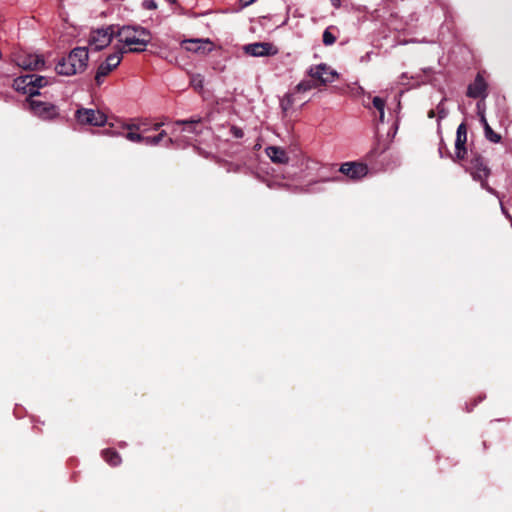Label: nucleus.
Returning a JSON list of instances; mask_svg holds the SVG:
<instances>
[{
  "mask_svg": "<svg viewBox=\"0 0 512 512\" xmlns=\"http://www.w3.org/2000/svg\"><path fill=\"white\" fill-rule=\"evenodd\" d=\"M50 80L45 76L40 75H25L15 80V87L17 90H23L29 98L39 95V89L47 86Z\"/></svg>",
  "mask_w": 512,
  "mask_h": 512,
  "instance_id": "4",
  "label": "nucleus"
},
{
  "mask_svg": "<svg viewBox=\"0 0 512 512\" xmlns=\"http://www.w3.org/2000/svg\"><path fill=\"white\" fill-rule=\"evenodd\" d=\"M434 116H435V111H434V110H430V111L428 112V117H429V118H433Z\"/></svg>",
  "mask_w": 512,
  "mask_h": 512,
  "instance_id": "34",
  "label": "nucleus"
},
{
  "mask_svg": "<svg viewBox=\"0 0 512 512\" xmlns=\"http://www.w3.org/2000/svg\"><path fill=\"white\" fill-rule=\"evenodd\" d=\"M255 0H246L245 1V6H248L250 5L251 3H253Z\"/></svg>",
  "mask_w": 512,
  "mask_h": 512,
  "instance_id": "37",
  "label": "nucleus"
},
{
  "mask_svg": "<svg viewBox=\"0 0 512 512\" xmlns=\"http://www.w3.org/2000/svg\"><path fill=\"white\" fill-rule=\"evenodd\" d=\"M167 2H174L175 0H166Z\"/></svg>",
  "mask_w": 512,
  "mask_h": 512,
  "instance_id": "39",
  "label": "nucleus"
},
{
  "mask_svg": "<svg viewBox=\"0 0 512 512\" xmlns=\"http://www.w3.org/2000/svg\"><path fill=\"white\" fill-rule=\"evenodd\" d=\"M166 136V131L162 130L158 135L156 136H147L144 139V144L147 146H157L160 141Z\"/></svg>",
  "mask_w": 512,
  "mask_h": 512,
  "instance_id": "20",
  "label": "nucleus"
},
{
  "mask_svg": "<svg viewBox=\"0 0 512 512\" xmlns=\"http://www.w3.org/2000/svg\"><path fill=\"white\" fill-rule=\"evenodd\" d=\"M114 70L112 66H110L109 63L106 61L102 62L95 75V82L98 86H100L103 83L104 78L112 71Z\"/></svg>",
  "mask_w": 512,
  "mask_h": 512,
  "instance_id": "17",
  "label": "nucleus"
},
{
  "mask_svg": "<svg viewBox=\"0 0 512 512\" xmlns=\"http://www.w3.org/2000/svg\"><path fill=\"white\" fill-rule=\"evenodd\" d=\"M163 125H164V123H163V122L155 123V124L153 125V127H152V130L157 131V130H159Z\"/></svg>",
  "mask_w": 512,
  "mask_h": 512,
  "instance_id": "30",
  "label": "nucleus"
},
{
  "mask_svg": "<svg viewBox=\"0 0 512 512\" xmlns=\"http://www.w3.org/2000/svg\"><path fill=\"white\" fill-rule=\"evenodd\" d=\"M87 62L88 50L85 47H76L57 63L55 70L59 75L72 76L84 71Z\"/></svg>",
  "mask_w": 512,
  "mask_h": 512,
  "instance_id": "2",
  "label": "nucleus"
},
{
  "mask_svg": "<svg viewBox=\"0 0 512 512\" xmlns=\"http://www.w3.org/2000/svg\"><path fill=\"white\" fill-rule=\"evenodd\" d=\"M373 106L379 111H384L385 109V100L380 97H374L372 100Z\"/></svg>",
  "mask_w": 512,
  "mask_h": 512,
  "instance_id": "27",
  "label": "nucleus"
},
{
  "mask_svg": "<svg viewBox=\"0 0 512 512\" xmlns=\"http://www.w3.org/2000/svg\"><path fill=\"white\" fill-rule=\"evenodd\" d=\"M339 171L352 180H359L367 175L368 167L363 163L346 162L340 166Z\"/></svg>",
  "mask_w": 512,
  "mask_h": 512,
  "instance_id": "12",
  "label": "nucleus"
},
{
  "mask_svg": "<svg viewBox=\"0 0 512 512\" xmlns=\"http://www.w3.org/2000/svg\"><path fill=\"white\" fill-rule=\"evenodd\" d=\"M242 1L245 3L246 0H242Z\"/></svg>",
  "mask_w": 512,
  "mask_h": 512,
  "instance_id": "40",
  "label": "nucleus"
},
{
  "mask_svg": "<svg viewBox=\"0 0 512 512\" xmlns=\"http://www.w3.org/2000/svg\"><path fill=\"white\" fill-rule=\"evenodd\" d=\"M122 51H117L115 53H112L110 54L107 58H106V62L110 64V66L113 67V69L117 68L119 66V64L121 63V59H122Z\"/></svg>",
  "mask_w": 512,
  "mask_h": 512,
  "instance_id": "21",
  "label": "nucleus"
},
{
  "mask_svg": "<svg viewBox=\"0 0 512 512\" xmlns=\"http://www.w3.org/2000/svg\"><path fill=\"white\" fill-rule=\"evenodd\" d=\"M181 45L186 51L198 54H206L213 50V43L209 39H186Z\"/></svg>",
  "mask_w": 512,
  "mask_h": 512,
  "instance_id": "11",
  "label": "nucleus"
},
{
  "mask_svg": "<svg viewBox=\"0 0 512 512\" xmlns=\"http://www.w3.org/2000/svg\"><path fill=\"white\" fill-rule=\"evenodd\" d=\"M28 101L32 113L43 120H52L59 115L57 106L52 103L36 100L34 98H29Z\"/></svg>",
  "mask_w": 512,
  "mask_h": 512,
  "instance_id": "6",
  "label": "nucleus"
},
{
  "mask_svg": "<svg viewBox=\"0 0 512 512\" xmlns=\"http://www.w3.org/2000/svg\"><path fill=\"white\" fill-rule=\"evenodd\" d=\"M308 75L322 85L332 83L338 76V73L331 69L328 65L322 63L319 65L311 66L308 70Z\"/></svg>",
  "mask_w": 512,
  "mask_h": 512,
  "instance_id": "8",
  "label": "nucleus"
},
{
  "mask_svg": "<svg viewBox=\"0 0 512 512\" xmlns=\"http://www.w3.org/2000/svg\"><path fill=\"white\" fill-rule=\"evenodd\" d=\"M477 109H478V114L480 116V122H481V124L483 126V129L485 130L486 129V125H489V124H488L487 119L485 117L484 110L482 109L481 102L477 103Z\"/></svg>",
  "mask_w": 512,
  "mask_h": 512,
  "instance_id": "28",
  "label": "nucleus"
},
{
  "mask_svg": "<svg viewBox=\"0 0 512 512\" xmlns=\"http://www.w3.org/2000/svg\"><path fill=\"white\" fill-rule=\"evenodd\" d=\"M332 2V5L336 8H338L340 6V0H331Z\"/></svg>",
  "mask_w": 512,
  "mask_h": 512,
  "instance_id": "32",
  "label": "nucleus"
},
{
  "mask_svg": "<svg viewBox=\"0 0 512 512\" xmlns=\"http://www.w3.org/2000/svg\"><path fill=\"white\" fill-rule=\"evenodd\" d=\"M484 135L487 140L492 143H499L501 141V135L494 132L490 125H486V129L484 130Z\"/></svg>",
  "mask_w": 512,
  "mask_h": 512,
  "instance_id": "23",
  "label": "nucleus"
},
{
  "mask_svg": "<svg viewBox=\"0 0 512 512\" xmlns=\"http://www.w3.org/2000/svg\"><path fill=\"white\" fill-rule=\"evenodd\" d=\"M316 87H317V83L315 82L314 79H308V80L304 79V80L300 81L297 84V86L295 87V92L286 95L288 104L292 105L294 103L296 93H304V92L310 91Z\"/></svg>",
  "mask_w": 512,
  "mask_h": 512,
  "instance_id": "16",
  "label": "nucleus"
},
{
  "mask_svg": "<svg viewBox=\"0 0 512 512\" xmlns=\"http://www.w3.org/2000/svg\"><path fill=\"white\" fill-rule=\"evenodd\" d=\"M173 144V139L172 138H169L166 142V146L169 147L170 145Z\"/></svg>",
  "mask_w": 512,
  "mask_h": 512,
  "instance_id": "36",
  "label": "nucleus"
},
{
  "mask_svg": "<svg viewBox=\"0 0 512 512\" xmlns=\"http://www.w3.org/2000/svg\"><path fill=\"white\" fill-rule=\"evenodd\" d=\"M467 141V129L464 123L457 127L455 140V159L463 160L467 153L465 143Z\"/></svg>",
  "mask_w": 512,
  "mask_h": 512,
  "instance_id": "13",
  "label": "nucleus"
},
{
  "mask_svg": "<svg viewBox=\"0 0 512 512\" xmlns=\"http://www.w3.org/2000/svg\"><path fill=\"white\" fill-rule=\"evenodd\" d=\"M15 62L25 70H42L45 66V60L41 55L26 52L18 54Z\"/></svg>",
  "mask_w": 512,
  "mask_h": 512,
  "instance_id": "9",
  "label": "nucleus"
},
{
  "mask_svg": "<svg viewBox=\"0 0 512 512\" xmlns=\"http://www.w3.org/2000/svg\"><path fill=\"white\" fill-rule=\"evenodd\" d=\"M143 6L146 8V9H149V10H153V9H156L157 5H156V2L154 0H145L143 2Z\"/></svg>",
  "mask_w": 512,
  "mask_h": 512,
  "instance_id": "29",
  "label": "nucleus"
},
{
  "mask_svg": "<svg viewBox=\"0 0 512 512\" xmlns=\"http://www.w3.org/2000/svg\"><path fill=\"white\" fill-rule=\"evenodd\" d=\"M119 41L129 47L131 52H142L151 40L150 32L140 26H123L116 29Z\"/></svg>",
  "mask_w": 512,
  "mask_h": 512,
  "instance_id": "1",
  "label": "nucleus"
},
{
  "mask_svg": "<svg viewBox=\"0 0 512 512\" xmlns=\"http://www.w3.org/2000/svg\"><path fill=\"white\" fill-rule=\"evenodd\" d=\"M200 123V119H190V120H177L175 122L176 125H184L183 131L188 133L198 134L200 131L197 130V125Z\"/></svg>",
  "mask_w": 512,
  "mask_h": 512,
  "instance_id": "18",
  "label": "nucleus"
},
{
  "mask_svg": "<svg viewBox=\"0 0 512 512\" xmlns=\"http://www.w3.org/2000/svg\"><path fill=\"white\" fill-rule=\"evenodd\" d=\"M439 153H440L441 157H443L441 148L439 149Z\"/></svg>",
  "mask_w": 512,
  "mask_h": 512,
  "instance_id": "38",
  "label": "nucleus"
},
{
  "mask_svg": "<svg viewBox=\"0 0 512 512\" xmlns=\"http://www.w3.org/2000/svg\"><path fill=\"white\" fill-rule=\"evenodd\" d=\"M190 84L195 90L200 91L204 86V77L201 74H193L190 77Z\"/></svg>",
  "mask_w": 512,
  "mask_h": 512,
  "instance_id": "22",
  "label": "nucleus"
},
{
  "mask_svg": "<svg viewBox=\"0 0 512 512\" xmlns=\"http://www.w3.org/2000/svg\"><path fill=\"white\" fill-rule=\"evenodd\" d=\"M128 128H129L130 130H132V129L139 130V129H140V125L133 124V125H130Z\"/></svg>",
  "mask_w": 512,
  "mask_h": 512,
  "instance_id": "33",
  "label": "nucleus"
},
{
  "mask_svg": "<svg viewBox=\"0 0 512 512\" xmlns=\"http://www.w3.org/2000/svg\"><path fill=\"white\" fill-rule=\"evenodd\" d=\"M385 112L381 111L379 112V122H384Z\"/></svg>",
  "mask_w": 512,
  "mask_h": 512,
  "instance_id": "31",
  "label": "nucleus"
},
{
  "mask_svg": "<svg viewBox=\"0 0 512 512\" xmlns=\"http://www.w3.org/2000/svg\"><path fill=\"white\" fill-rule=\"evenodd\" d=\"M104 460L111 466H117L121 463L120 455L112 449H106L102 451Z\"/></svg>",
  "mask_w": 512,
  "mask_h": 512,
  "instance_id": "19",
  "label": "nucleus"
},
{
  "mask_svg": "<svg viewBox=\"0 0 512 512\" xmlns=\"http://www.w3.org/2000/svg\"><path fill=\"white\" fill-rule=\"evenodd\" d=\"M266 155L270 160L277 164H286L289 161V156L285 149L278 146H268L265 149Z\"/></svg>",
  "mask_w": 512,
  "mask_h": 512,
  "instance_id": "15",
  "label": "nucleus"
},
{
  "mask_svg": "<svg viewBox=\"0 0 512 512\" xmlns=\"http://www.w3.org/2000/svg\"><path fill=\"white\" fill-rule=\"evenodd\" d=\"M125 137L129 141L135 142V143H140V142L144 143V139H145L144 136H142L139 133L133 132V131L128 132Z\"/></svg>",
  "mask_w": 512,
  "mask_h": 512,
  "instance_id": "26",
  "label": "nucleus"
},
{
  "mask_svg": "<svg viewBox=\"0 0 512 512\" xmlns=\"http://www.w3.org/2000/svg\"><path fill=\"white\" fill-rule=\"evenodd\" d=\"M466 170L470 173L473 180L479 181L481 184V187L483 189H485L488 193L495 195L500 200V204H502L498 192L495 189H493L492 187H490L486 181L488 176L490 175V169L485 164L482 156H480L478 154L472 155L468 161ZM501 210L504 214L507 215V212H506L505 208L503 207V205H501Z\"/></svg>",
  "mask_w": 512,
  "mask_h": 512,
  "instance_id": "3",
  "label": "nucleus"
},
{
  "mask_svg": "<svg viewBox=\"0 0 512 512\" xmlns=\"http://www.w3.org/2000/svg\"><path fill=\"white\" fill-rule=\"evenodd\" d=\"M114 36H116V28L114 26L92 31L89 37V49L100 51L106 48L110 45Z\"/></svg>",
  "mask_w": 512,
  "mask_h": 512,
  "instance_id": "5",
  "label": "nucleus"
},
{
  "mask_svg": "<svg viewBox=\"0 0 512 512\" xmlns=\"http://www.w3.org/2000/svg\"><path fill=\"white\" fill-rule=\"evenodd\" d=\"M322 41L323 44L326 46H331L336 42V37L334 34L330 31L329 28H326L322 35Z\"/></svg>",
  "mask_w": 512,
  "mask_h": 512,
  "instance_id": "24",
  "label": "nucleus"
},
{
  "mask_svg": "<svg viewBox=\"0 0 512 512\" xmlns=\"http://www.w3.org/2000/svg\"><path fill=\"white\" fill-rule=\"evenodd\" d=\"M234 135L237 136V137H241L242 136V131L238 129V130H236L234 132Z\"/></svg>",
  "mask_w": 512,
  "mask_h": 512,
  "instance_id": "35",
  "label": "nucleus"
},
{
  "mask_svg": "<svg viewBox=\"0 0 512 512\" xmlns=\"http://www.w3.org/2000/svg\"><path fill=\"white\" fill-rule=\"evenodd\" d=\"M246 54L252 57H266L278 54V48L269 42H255L243 47Z\"/></svg>",
  "mask_w": 512,
  "mask_h": 512,
  "instance_id": "10",
  "label": "nucleus"
},
{
  "mask_svg": "<svg viewBox=\"0 0 512 512\" xmlns=\"http://www.w3.org/2000/svg\"><path fill=\"white\" fill-rule=\"evenodd\" d=\"M467 96L471 98L482 99L487 96V84L480 74H478L474 82L468 86Z\"/></svg>",
  "mask_w": 512,
  "mask_h": 512,
  "instance_id": "14",
  "label": "nucleus"
},
{
  "mask_svg": "<svg viewBox=\"0 0 512 512\" xmlns=\"http://www.w3.org/2000/svg\"><path fill=\"white\" fill-rule=\"evenodd\" d=\"M75 117L79 123L93 126H104L107 122V117L104 113L90 108L78 109Z\"/></svg>",
  "mask_w": 512,
  "mask_h": 512,
  "instance_id": "7",
  "label": "nucleus"
},
{
  "mask_svg": "<svg viewBox=\"0 0 512 512\" xmlns=\"http://www.w3.org/2000/svg\"><path fill=\"white\" fill-rule=\"evenodd\" d=\"M445 98H443L439 104L437 105V113H438V122L442 119H444L448 115V111L446 110L444 106Z\"/></svg>",
  "mask_w": 512,
  "mask_h": 512,
  "instance_id": "25",
  "label": "nucleus"
}]
</instances>
